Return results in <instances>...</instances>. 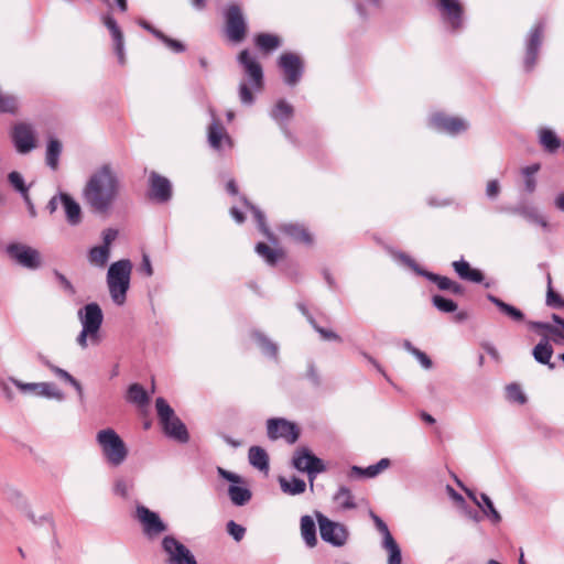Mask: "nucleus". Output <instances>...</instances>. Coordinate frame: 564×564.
<instances>
[{
    "label": "nucleus",
    "instance_id": "1",
    "mask_svg": "<svg viewBox=\"0 0 564 564\" xmlns=\"http://www.w3.org/2000/svg\"><path fill=\"white\" fill-rule=\"evenodd\" d=\"M122 191L119 175L110 164H102L87 178L82 197L89 210L97 215H109Z\"/></svg>",
    "mask_w": 564,
    "mask_h": 564
},
{
    "label": "nucleus",
    "instance_id": "2",
    "mask_svg": "<svg viewBox=\"0 0 564 564\" xmlns=\"http://www.w3.org/2000/svg\"><path fill=\"white\" fill-rule=\"evenodd\" d=\"M237 62L241 66L243 75L238 86L239 100L243 106H252L253 93H260L264 86L262 65L247 48L238 54Z\"/></svg>",
    "mask_w": 564,
    "mask_h": 564
},
{
    "label": "nucleus",
    "instance_id": "3",
    "mask_svg": "<svg viewBox=\"0 0 564 564\" xmlns=\"http://www.w3.org/2000/svg\"><path fill=\"white\" fill-rule=\"evenodd\" d=\"M82 325V330L76 337V343L82 349L88 345H98L100 343V328L104 321V314L97 303H89L82 307L77 313Z\"/></svg>",
    "mask_w": 564,
    "mask_h": 564
},
{
    "label": "nucleus",
    "instance_id": "4",
    "mask_svg": "<svg viewBox=\"0 0 564 564\" xmlns=\"http://www.w3.org/2000/svg\"><path fill=\"white\" fill-rule=\"evenodd\" d=\"M96 442L105 462L110 467H119L128 458V446L113 429L107 427L98 431Z\"/></svg>",
    "mask_w": 564,
    "mask_h": 564
},
{
    "label": "nucleus",
    "instance_id": "5",
    "mask_svg": "<svg viewBox=\"0 0 564 564\" xmlns=\"http://www.w3.org/2000/svg\"><path fill=\"white\" fill-rule=\"evenodd\" d=\"M132 263L122 259L110 264L107 272V285L109 294L115 304L121 306L127 299L130 288Z\"/></svg>",
    "mask_w": 564,
    "mask_h": 564
},
{
    "label": "nucleus",
    "instance_id": "6",
    "mask_svg": "<svg viewBox=\"0 0 564 564\" xmlns=\"http://www.w3.org/2000/svg\"><path fill=\"white\" fill-rule=\"evenodd\" d=\"M155 409L164 433L180 443H186L189 438L187 429L175 415L174 410L169 405L165 399L158 398Z\"/></svg>",
    "mask_w": 564,
    "mask_h": 564
},
{
    "label": "nucleus",
    "instance_id": "7",
    "mask_svg": "<svg viewBox=\"0 0 564 564\" xmlns=\"http://www.w3.org/2000/svg\"><path fill=\"white\" fill-rule=\"evenodd\" d=\"M545 26L544 20L536 21L524 37L523 67L525 72H531L538 63Z\"/></svg>",
    "mask_w": 564,
    "mask_h": 564
},
{
    "label": "nucleus",
    "instance_id": "8",
    "mask_svg": "<svg viewBox=\"0 0 564 564\" xmlns=\"http://www.w3.org/2000/svg\"><path fill=\"white\" fill-rule=\"evenodd\" d=\"M293 466L300 471L306 473L310 478L311 487L317 474L325 471L323 460L316 457L308 448H297L293 455Z\"/></svg>",
    "mask_w": 564,
    "mask_h": 564
},
{
    "label": "nucleus",
    "instance_id": "9",
    "mask_svg": "<svg viewBox=\"0 0 564 564\" xmlns=\"http://www.w3.org/2000/svg\"><path fill=\"white\" fill-rule=\"evenodd\" d=\"M59 206L63 207L66 220L70 226H77L82 223V207L70 195L59 193L53 196L47 204V209L53 214Z\"/></svg>",
    "mask_w": 564,
    "mask_h": 564
},
{
    "label": "nucleus",
    "instance_id": "10",
    "mask_svg": "<svg viewBox=\"0 0 564 564\" xmlns=\"http://www.w3.org/2000/svg\"><path fill=\"white\" fill-rule=\"evenodd\" d=\"M135 519L140 522L144 535L149 539L156 538L167 530L166 524L161 520L159 513L143 505L137 506Z\"/></svg>",
    "mask_w": 564,
    "mask_h": 564
},
{
    "label": "nucleus",
    "instance_id": "11",
    "mask_svg": "<svg viewBox=\"0 0 564 564\" xmlns=\"http://www.w3.org/2000/svg\"><path fill=\"white\" fill-rule=\"evenodd\" d=\"M317 521L321 538L325 542L334 546H343L347 542L348 531L344 524L332 521L322 513H317Z\"/></svg>",
    "mask_w": 564,
    "mask_h": 564
},
{
    "label": "nucleus",
    "instance_id": "12",
    "mask_svg": "<svg viewBox=\"0 0 564 564\" xmlns=\"http://www.w3.org/2000/svg\"><path fill=\"white\" fill-rule=\"evenodd\" d=\"M268 437L272 441L283 438L289 444H294L300 436V429L293 422L282 417H273L267 421Z\"/></svg>",
    "mask_w": 564,
    "mask_h": 564
},
{
    "label": "nucleus",
    "instance_id": "13",
    "mask_svg": "<svg viewBox=\"0 0 564 564\" xmlns=\"http://www.w3.org/2000/svg\"><path fill=\"white\" fill-rule=\"evenodd\" d=\"M226 34L235 43L241 42L247 32V24L238 4H230L225 12Z\"/></svg>",
    "mask_w": 564,
    "mask_h": 564
},
{
    "label": "nucleus",
    "instance_id": "14",
    "mask_svg": "<svg viewBox=\"0 0 564 564\" xmlns=\"http://www.w3.org/2000/svg\"><path fill=\"white\" fill-rule=\"evenodd\" d=\"M7 252L11 259L23 268L36 270L42 265L40 252L30 246L11 243L8 246Z\"/></svg>",
    "mask_w": 564,
    "mask_h": 564
},
{
    "label": "nucleus",
    "instance_id": "15",
    "mask_svg": "<svg viewBox=\"0 0 564 564\" xmlns=\"http://www.w3.org/2000/svg\"><path fill=\"white\" fill-rule=\"evenodd\" d=\"M278 65L284 74V82L289 86H295L304 73V63L301 57L292 52L283 53Z\"/></svg>",
    "mask_w": 564,
    "mask_h": 564
},
{
    "label": "nucleus",
    "instance_id": "16",
    "mask_svg": "<svg viewBox=\"0 0 564 564\" xmlns=\"http://www.w3.org/2000/svg\"><path fill=\"white\" fill-rule=\"evenodd\" d=\"M10 381L22 393L33 394V395H37V397H44V398L54 399L57 401H63L65 399V394L54 383H51V382L25 383L15 378H10Z\"/></svg>",
    "mask_w": 564,
    "mask_h": 564
},
{
    "label": "nucleus",
    "instance_id": "17",
    "mask_svg": "<svg viewBox=\"0 0 564 564\" xmlns=\"http://www.w3.org/2000/svg\"><path fill=\"white\" fill-rule=\"evenodd\" d=\"M430 126L437 131L446 132L455 135L459 132L466 131L469 127L468 122L457 116H451L445 112H434L429 119Z\"/></svg>",
    "mask_w": 564,
    "mask_h": 564
},
{
    "label": "nucleus",
    "instance_id": "18",
    "mask_svg": "<svg viewBox=\"0 0 564 564\" xmlns=\"http://www.w3.org/2000/svg\"><path fill=\"white\" fill-rule=\"evenodd\" d=\"M162 547L167 554L169 564H197L192 552L174 536H165L162 541Z\"/></svg>",
    "mask_w": 564,
    "mask_h": 564
},
{
    "label": "nucleus",
    "instance_id": "19",
    "mask_svg": "<svg viewBox=\"0 0 564 564\" xmlns=\"http://www.w3.org/2000/svg\"><path fill=\"white\" fill-rule=\"evenodd\" d=\"M377 530L382 535V547L389 553L388 564H401V549L380 517L371 512Z\"/></svg>",
    "mask_w": 564,
    "mask_h": 564
},
{
    "label": "nucleus",
    "instance_id": "20",
    "mask_svg": "<svg viewBox=\"0 0 564 564\" xmlns=\"http://www.w3.org/2000/svg\"><path fill=\"white\" fill-rule=\"evenodd\" d=\"M149 197L156 203H166L172 197L171 182L154 171L149 175Z\"/></svg>",
    "mask_w": 564,
    "mask_h": 564
},
{
    "label": "nucleus",
    "instance_id": "21",
    "mask_svg": "<svg viewBox=\"0 0 564 564\" xmlns=\"http://www.w3.org/2000/svg\"><path fill=\"white\" fill-rule=\"evenodd\" d=\"M437 8L453 31L463 26V7L458 0H437Z\"/></svg>",
    "mask_w": 564,
    "mask_h": 564
},
{
    "label": "nucleus",
    "instance_id": "22",
    "mask_svg": "<svg viewBox=\"0 0 564 564\" xmlns=\"http://www.w3.org/2000/svg\"><path fill=\"white\" fill-rule=\"evenodd\" d=\"M395 258L400 260L402 263L406 264L408 267L412 268L414 271H416L419 274L426 276L430 281L434 282L440 290L447 291L453 280H451L447 276L438 275L432 272L420 270L414 260H412L409 256L404 253H395Z\"/></svg>",
    "mask_w": 564,
    "mask_h": 564
},
{
    "label": "nucleus",
    "instance_id": "23",
    "mask_svg": "<svg viewBox=\"0 0 564 564\" xmlns=\"http://www.w3.org/2000/svg\"><path fill=\"white\" fill-rule=\"evenodd\" d=\"M510 212L523 217L529 223L541 226L544 230H549L546 217L534 206L523 203L510 209Z\"/></svg>",
    "mask_w": 564,
    "mask_h": 564
},
{
    "label": "nucleus",
    "instance_id": "24",
    "mask_svg": "<svg viewBox=\"0 0 564 564\" xmlns=\"http://www.w3.org/2000/svg\"><path fill=\"white\" fill-rule=\"evenodd\" d=\"M104 24L112 36L115 53L118 56L119 63L124 64V42L122 31L120 30L117 21L111 15L104 17Z\"/></svg>",
    "mask_w": 564,
    "mask_h": 564
},
{
    "label": "nucleus",
    "instance_id": "25",
    "mask_svg": "<svg viewBox=\"0 0 564 564\" xmlns=\"http://www.w3.org/2000/svg\"><path fill=\"white\" fill-rule=\"evenodd\" d=\"M9 502L23 514H25L31 521L35 522V517L32 511L31 505L28 498L18 489H10L7 494Z\"/></svg>",
    "mask_w": 564,
    "mask_h": 564
},
{
    "label": "nucleus",
    "instance_id": "26",
    "mask_svg": "<svg viewBox=\"0 0 564 564\" xmlns=\"http://www.w3.org/2000/svg\"><path fill=\"white\" fill-rule=\"evenodd\" d=\"M281 231L296 242L312 245L313 237L308 230L300 224H285L281 226Z\"/></svg>",
    "mask_w": 564,
    "mask_h": 564
},
{
    "label": "nucleus",
    "instance_id": "27",
    "mask_svg": "<svg viewBox=\"0 0 564 564\" xmlns=\"http://www.w3.org/2000/svg\"><path fill=\"white\" fill-rule=\"evenodd\" d=\"M453 268L458 276L463 280L480 283L484 280V274L477 270L473 269L470 264L465 260L454 261Z\"/></svg>",
    "mask_w": 564,
    "mask_h": 564
},
{
    "label": "nucleus",
    "instance_id": "28",
    "mask_svg": "<svg viewBox=\"0 0 564 564\" xmlns=\"http://www.w3.org/2000/svg\"><path fill=\"white\" fill-rule=\"evenodd\" d=\"M43 364L56 376L58 377L59 379H62L63 381L69 383L77 392L78 394V398L80 401L84 400V390H83V387L80 384V382L75 379L68 371L53 365L52 362H50L48 360L44 359L43 360Z\"/></svg>",
    "mask_w": 564,
    "mask_h": 564
},
{
    "label": "nucleus",
    "instance_id": "29",
    "mask_svg": "<svg viewBox=\"0 0 564 564\" xmlns=\"http://www.w3.org/2000/svg\"><path fill=\"white\" fill-rule=\"evenodd\" d=\"M301 535L308 547L317 544L315 522L310 516L301 518Z\"/></svg>",
    "mask_w": 564,
    "mask_h": 564
},
{
    "label": "nucleus",
    "instance_id": "30",
    "mask_svg": "<svg viewBox=\"0 0 564 564\" xmlns=\"http://www.w3.org/2000/svg\"><path fill=\"white\" fill-rule=\"evenodd\" d=\"M241 200L242 203L247 206V208H249L257 223H258V227L259 229L263 232V235H265V237L268 238V240L273 243V245H276L278 243V239L275 238V236L269 230L267 224H265V217L263 215V213L258 208L256 207L254 205H252L246 197H241Z\"/></svg>",
    "mask_w": 564,
    "mask_h": 564
},
{
    "label": "nucleus",
    "instance_id": "31",
    "mask_svg": "<svg viewBox=\"0 0 564 564\" xmlns=\"http://www.w3.org/2000/svg\"><path fill=\"white\" fill-rule=\"evenodd\" d=\"M249 463L261 471L269 469V456L267 452L260 446H251L248 453Z\"/></svg>",
    "mask_w": 564,
    "mask_h": 564
},
{
    "label": "nucleus",
    "instance_id": "32",
    "mask_svg": "<svg viewBox=\"0 0 564 564\" xmlns=\"http://www.w3.org/2000/svg\"><path fill=\"white\" fill-rule=\"evenodd\" d=\"M487 299L492 304H495L499 308V311L502 314H505L506 316H508L510 319H512L514 322H522L523 321L524 314L519 308H517L516 306H512V305L503 302L499 297H497L495 295H491V294H488Z\"/></svg>",
    "mask_w": 564,
    "mask_h": 564
},
{
    "label": "nucleus",
    "instance_id": "33",
    "mask_svg": "<svg viewBox=\"0 0 564 564\" xmlns=\"http://www.w3.org/2000/svg\"><path fill=\"white\" fill-rule=\"evenodd\" d=\"M254 44L260 51L270 53L280 47L281 41L278 35L270 33H259L254 37Z\"/></svg>",
    "mask_w": 564,
    "mask_h": 564
},
{
    "label": "nucleus",
    "instance_id": "34",
    "mask_svg": "<svg viewBox=\"0 0 564 564\" xmlns=\"http://www.w3.org/2000/svg\"><path fill=\"white\" fill-rule=\"evenodd\" d=\"M553 355V348L549 344L547 339H542L534 348H533V357L534 359L543 365H547L550 369H554V364L550 362V359Z\"/></svg>",
    "mask_w": 564,
    "mask_h": 564
},
{
    "label": "nucleus",
    "instance_id": "35",
    "mask_svg": "<svg viewBox=\"0 0 564 564\" xmlns=\"http://www.w3.org/2000/svg\"><path fill=\"white\" fill-rule=\"evenodd\" d=\"M293 112L294 110L292 105L281 99L272 108L270 116L274 121L279 123H284L292 118Z\"/></svg>",
    "mask_w": 564,
    "mask_h": 564
},
{
    "label": "nucleus",
    "instance_id": "36",
    "mask_svg": "<svg viewBox=\"0 0 564 564\" xmlns=\"http://www.w3.org/2000/svg\"><path fill=\"white\" fill-rule=\"evenodd\" d=\"M8 181L10 185L21 194L24 202L31 207V210L33 212L29 196V186L25 184L23 176L19 172L13 171L8 175Z\"/></svg>",
    "mask_w": 564,
    "mask_h": 564
},
{
    "label": "nucleus",
    "instance_id": "37",
    "mask_svg": "<svg viewBox=\"0 0 564 564\" xmlns=\"http://www.w3.org/2000/svg\"><path fill=\"white\" fill-rule=\"evenodd\" d=\"M390 465V460L388 458L380 459L377 464L370 465L367 468H361L358 466H354L351 468V473L358 476L372 478L383 471Z\"/></svg>",
    "mask_w": 564,
    "mask_h": 564
},
{
    "label": "nucleus",
    "instance_id": "38",
    "mask_svg": "<svg viewBox=\"0 0 564 564\" xmlns=\"http://www.w3.org/2000/svg\"><path fill=\"white\" fill-rule=\"evenodd\" d=\"M228 495L235 506H245L251 499V491L245 486L230 485Z\"/></svg>",
    "mask_w": 564,
    "mask_h": 564
},
{
    "label": "nucleus",
    "instance_id": "39",
    "mask_svg": "<svg viewBox=\"0 0 564 564\" xmlns=\"http://www.w3.org/2000/svg\"><path fill=\"white\" fill-rule=\"evenodd\" d=\"M279 482L283 492L292 496L303 494L306 488L305 481L296 477H292L291 479L280 477Z\"/></svg>",
    "mask_w": 564,
    "mask_h": 564
},
{
    "label": "nucleus",
    "instance_id": "40",
    "mask_svg": "<svg viewBox=\"0 0 564 564\" xmlns=\"http://www.w3.org/2000/svg\"><path fill=\"white\" fill-rule=\"evenodd\" d=\"M110 257V250H108V247H93L88 252V261L90 264L99 268H104Z\"/></svg>",
    "mask_w": 564,
    "mask_h": 564
},
{
    "label": "nucleus",
    "instance_id": "41",
    "mask_svg": "<svg viewBox=\"0 0 564 564\" xmlns=\"http://www.w3.org/2000/svg\"><path fill=\"white\" fill-rule=\"evenodd\" d=\"M12 141H35L33 127L25 122L17 123L12 129Z\"/></svg>",
    "mask_w": 564,
    "mask_h": 564
},
{
    "label": "nucleus",
    "instance_id": "42",
    "mask_svg": "<svg viewBox=\"0 0 564 564\" xmlns=\"http://www.w3.org/2000/svg\"><path fill=\"white\" fill-rule=\"evenodd\" d=\"M127 399L129 402H132L139 406H143L149 402L147 391L139 383H132L128 388Z\"/></svg>",
    "mask_w": 564,
    "mask_h": 564
},
{
    "label": "nucleus",
    "instance_id": "43",
    "mask_svg": "<svg viewBox=\"0 0 564 564\" xmlns=\"http://www.w3.org/2000/svg\"><path fill=\"white\" fill-rule=\"evenodd\" d=\"M252 337L256 340L257 345L261 348L262 352L267 356L275 358L278 355V346L269 338H267L263 334L259 332L252 333Z\"/></svg>",
    "mask_w": 564,
    "mask_h": 564
},
{
    "label": "nucleus",
    "instance_id": "44",
    "mask_svg": "<svg viewBox=\"0 0 564 564\" xmlns=\"http://www.w3.org/2000/svg\"><path fill=\"white\" fill-rule=\"evenodd\" d=\"M256 252L271 265L275 264V262L283 256L281 250L272 249L263 242H259L256 246Z\"/></svg>",
    "mask_w": 564,
    "mask_h": 564
},
{
    "label": "nucleus",
    "instance_id": "45",
    "mask_svg": "<svg viewBox=\"0 0 564 564\" xmlns=\"http://www.w3.org/2000/svg\"><path fill=\"white\" fill-rule=\"evenodd\" d=\"M133 489V481L131 479H127L124 477H117L113 481L112 491L116 496H119L123 499H128L130 497V491Z\"/></svg>",
    "mask_w": 564,
    "mask_h": 564
},
{
    "label": "nucleus",
    "instance_id": "46",
    "mask_svg": "<svg viewBox=\"0 0 564 564\" xmlns=\"http://www.w3.org/2000/svg\"><path fill=\"white\" fill-rule=\"evenodd\" d=\"M62 151V143H47L45 161L52 170H56L58 167V159Z\"/></svg>",
    "mask_w": 564,
    "mask_h": 564
},
{
    "label": "nucleus",
    "instance_id": "47",
    "mask_svg": "<svg viewBox=\"0 0 564 564\" xmlns=\"http://www.w3.org/2000/svg\"><path fill=\"white\" fill-rule=\"evenodd\" d=\"M480 500H481V510L484 511V513L494 522V523H499L501 521V516L500 513L497 511V509L495 508L491 499L486 495V494H481L480 495Z\"/></svg>",
    "mask_w": 564,
    "mask_h": 564
},
{
    "label": "nucleus",
    "instance_id": "48",
    "mask_svg": "<svg viewBox=\"0 0 564 564\" xmlns=\"http://www.w3.org/2000/svg\"><path fill=\"white\" fill-rule=\"evenodd\" d=\"M335 502L343 509L355 508L354 497L346 487H340L334 496Z\"/></svg>",
    "mask_w": 564,
    "mask_h": 564
},
{
    "label": "nucleus",
    "instance_id": "49",
    "mask_svg": "<svg viewBox=\"0 0 564 564\" xmlns=\"http://www.w3.org/2000/svg\"><path fill=\"white\" fill-rule=\"evenodd\" d=\"M546 305L553 308L564 307V300L552 288V279L550 274H547Z\"/></svg>",
    "mask_w": 564,
    "mask_h": 564
},
{
    "label": "nucleus",
    "instance_id": "50",
    "mask_svg": "<svg viewBox=\"0 0 564 564\" xmlns=\"http://www.w3.org/2000/svg\"><path fill=\"white\" fill-rule=\"evenodd\" d=\"M17 109V98L12 95H7L0 91V112L13 115L15 113Z\"/></svg>",
    "mask_w": 564,
    "mask_h": 564
},
{
    "label": "nucleus",
    "instance_id": "51",
    "mask_svg": "<svg viewBox=\"0 0 564 564\" xmlns=\"http://www.w3.org/2000/svg\"><path fill=\"white\" fill-rule=\"evenodd\" d=\"M433 305L443 313H453L457 308V304L442 295H434L432 297Z\"/></svg>",
    "mask_w": 564,
    "mask_h": 564
},
{
    "label": "nucleus",
    "instance_id": "52",
    "mask_svg": "<svg viewBox=\"0 0 564 564\" xmlns=\"http://www.w3.org/2000/svg\"><path fill=\"white\" fill-rule=\"evenodd\" d=\"M531 325L534 328L544 329L549 334H551L554 343H556V344L564 343V334L557 327H555L549 323H542V322H534Z\"/></svg>",
    "mask_w": 564,
    "mask_h": 564
},
{
    "label": "nucleus",
    "instance_id": "53",
    "mask_svg": "<svg viewBox=\"0 0 564 564\" xmlns=\"http://www.w3.org/2000/svg\"><path fill=\"white\" fill-rule=\"evenodd\" d=\"M156 39L164 43L174 53H183L186 50V46L181 41L169 37L163 32H156Z\"/></svg>",
    "mask_w": 564,
    "mask_h": 564
},
{
    "label": "nucleus",
    "instance_id": "54",
    "mask_svg": "<svg viewBox=\"0 0 564 564\" xmlns=\"http://www.w3.org/2000/svg\"><path fill=\"white\" fill-rule=\"evenodd\" d=\"M507 397L510 401L523 404L527 401L524 393L518 384H509L507 387Z\"/></svg>",
    "mask_w": 564,
    "mask_h": 564
},
{
    "label": "nucleus",
    "instance_id": "55",
    "mask_svg": "<svg viewBox=\"0 0 564 564\" xmlns=\"http://www.w3.org/2000/svg\"><path fill=\"white\" fill-rule=\"evenodd\" d=\"M227 532L234 538L235 541L239 542L243 539L246 529L231 520L227 523Z\"/></svg>",
    "mask_w": 564,
    "mask_h": 564
},
{
    "label": "nucleus",
    "instance_id": "56",
    "mask_svg": "<svg viewBox=\"0 0 564 564\" xmlns=\"http://www.w3.org/2000/svg\"><path fill=\"white\" fill-rule=\"evenodd\" d=\"M310 323L314 327V329L322 336L323 339H325V340H338V341L340 340V337L336 333L319 327L315 323V319L313 317H310Z\"/></svg>",
    "mask_w": 564,
    "mask_h": 564
},
{
    "label": "nucleus",
    "instance_id": "57",
    "mask_svg": "<svg viewBox=\"0 0 564 564\" xmlns=\"http://www.w3.org/2000/svg\"><path fill=\"white\" fill-rule=\"evenodd\" d=\"M221 138L223 127L217 121H213L208 129L207 141H221Z\"/></svg>",
    "mask_w": 564,
    "mask_h": 564
},
{
    "label": "nucleus",
    "instance_id": "58",
    "mask_svg": "<svg viewBox=\"0 0 564 564\" xmlns=\"http://www.w3.org/2000/svg\"><path fill=\"white\" fill-rule=\"evenodd\" d=\"M217 473L221 478L232 482V485H238V484L243 482L242 478L239 475L231 473L229 470H226L223 467H218Z\"/></svg>",
    "mask_w": 564,
    "mask_h": 564
},
{
    "label": "nucleus",
    "instance_id": "59",
    "mask_svg": "<svg viewBox=\"0 0 564 564\" xmlns=\"http://www.w3.org/2000/svg\"><path fill=\"white\" fill-rule=\"evenodd\" d=\"M118 236V231L112 228H108L102 231V245L101 247H108V250H110L111 243L116 240Z\"/></svg>",
    "mask_w": 564,
    "mask_h": 564
},
{
    "label": "nucleus",
    "instance_id": "60",
    "mask_svg": "<svg viewBox=\"0 0 564 564\" xmlns=\"http://www.w3.org/2000/svg\"><path fill=\"white\" fill-rule=\"evenodd\" d=\"M500 193V185L497 180H491L488 182L486 187V195L489 198H496Z\"/></svg>",
    "mask_w": 564,
    "mask_h": 564
},
{
    "label": "nucleus",
    "instance_id": "61",
    "mask_svg": "<svg viewBox=\"0 0 564 564\" xmlns=\"http://www.w3.org/2000/svg\"><path fill=\"white\" fill-rule=\"evenodd\" d=\"M413 356L419 360V362L421 364V366L424 368V369H431L432 368V360L430 359V357L421 351L420 349H417Z\"/></svg>",
    "mask_w": 564,
    "mask_h": 564
},
{
    "label": "nucleus",
    "instance_id": "62",
    "mask_svg": "<svg viewBox=\"0 0 564 564\" xmlns=\"http://www.w3.org/2000/svg\"><path fill=\"white\" fill-rule=\"evenodd\" d=\"M539 141H560V140L556 138V134L554 131H552L551 129H547V128H542L540 130Z\"/></svg>",
    "mask_w": 564,
    "mask_h": 564
},
{
    "label": "nucleus",
    "instance_id": "63",
    "mask_svg": "<svg viewBox=\"0 0 564 564\" xmlns=\"http://www.w3.org/2000/svg\"><path fill=\"white\" fill-rule=\"evenodd\" d=\"M57 279L58 281L61 282V284L63 285V288L69 293V294H74L75 293V289L74 286L72 285V283L61 273H57Z\"/></svg>",
    "mask_w": 564,
    "mask_h": 564
},
{
    "label": "nucleus",
    "instance_id": "64",
    "mask_svg": "<svg viewBox=\"0 0 564 564\" xmlns=\"http://www.w3.org/2000/svg\"><path fill=\"white\" fill-rule=\"evenodd\" d=\"M17 144V151L21 154H26L31 152L36 143H15Z\"/></svg>",
    "mask_w": 564,
    "mask_h": 564
}]
</instances>
